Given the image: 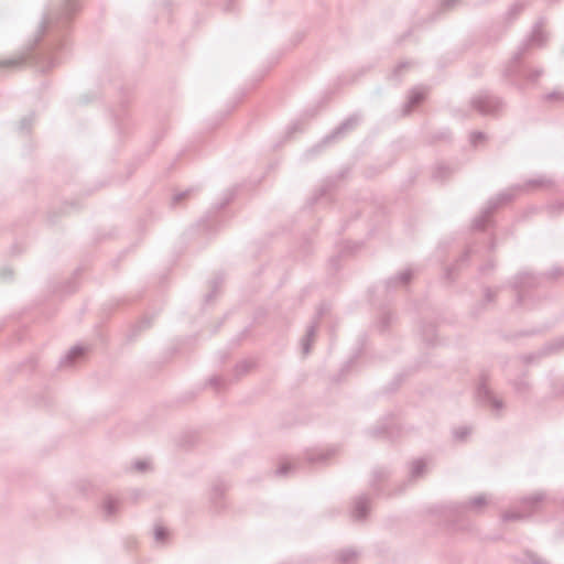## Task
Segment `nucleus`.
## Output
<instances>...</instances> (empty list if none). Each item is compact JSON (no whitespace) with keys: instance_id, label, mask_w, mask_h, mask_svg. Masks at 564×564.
Masks as SVG:
<instances>
[{"instance_id":"1","label":"nucleus","mask_w":564,"mask_h":564,"mask_svg":"<svg viewBox=\"0 0 564 564\" xmlns=\"http://www.w3.org/2000/svg\"><path fill=\"white\" fill-rule=\"evenodd\" d=\"M473 106L481 113H492L498 108L497 100L488 95L478 96L473 100Z\"/></svg>"},{"instance_id":"2","label":"nucleus","mask_w":564,"mask_h":564,"mask_svg":"<svg viewBox=\"0 0 564 564\" xmlns=\"http://www.w3.org/2000/svg\"><path fill=\"white\" fill-rule=\"evenodd\" d=\"M86 347L84 346H74L70 348L67 354L61 359L62 367H72L79 360H82L85 356Z\"/></svg>"},{"instance_id":"3","label":"nucleus","mask_w":564,"mask_h":564,"mask_svg":"<svg viewBox=\"0 0 564 564\" xmlns=\"http://www.w3.org/2000/svg\"><path fill=\"white\" fill-rule=\"evenodd\" d=\"M477 395L479 399H482L484 401L488 402L495 410L499 411L503 408L502 401L495 395L489 387L487 384L479 386L477 390Z\"/></svg>"},{"instance_id":"4","label":"nucleus","mask_w":564,"mask_h":564,"mask_svg":"<svg viewBox=\"0 0 564 564\" xmlns=\"http://www.w3.org/2000/svg\"><path fill=\"white\" fill-rule=\"evenodd\" d=\"M425 89L422 87H417L411 90L409 95V99L406 104L403 107V113L408 115L412 110V108L416 105H419L425 97Z\"/></svg>"},{"instance_id":"5","label":"nucleus","mask_w":564,"mask_h":564,"mask_svg":"<svg viewBox=\"0 0 564 564\" xmlns=\"http://www.w3.org/2000/svg\"><path fill=\"white\" fill-rule=\"evenodd\" d=\"M489 502L486 495H478L466 502L465 508L468 511L480 512Z\"/></svg>"},{"instance_id":"6","label":"nucleus","mask_w":564,"mask_h":564,"mask_svg":"<svg viewBox=\"0 0 564 564\" xmlns=\"http://www.w3.org/2000/svg\"><path fill=\"white\" fill-rule=\"evenodd\" d=\"M368 511V499L366 497H359L356 499L354 505L352 517L356 520L362 519Z\"/></svg>"},{"instance_id":"7","label":"nucleus","mask_w":564,"mask_h":564,"mask_svg":"<svg viewBox=\"0 0 564 564\" xmlns=\"http://www.w3.org/2000/svg\"><path fill=\"white\" fill-rule=\"evenodd\" d=\"M335 454V449H318L307 454V459L312 463H324Z\"/></svg>"},{"instance_id":"8","label":"nucleus","mask_w":564,"mask_h":564,"mask_svg":"<svg viewBox=\"0 0 564 564\" xmlns=\"http://www.w3.org/2000/svg\"><path fill=\"white\" fill-rule=\"evenodd\" d=\"M119 510V502L116 498L108 496L102 502V511L106 517L115 516Z\"/></svg>"},{"instance_id":"9","label":"nucleus","mask_w":564,"mask_h":564,"mask_svg":"<svg viewBox=\"0 0 564 564\" xmlns=\"http://www.w3.org/2000/svg\"><path fill=\"white\" fill-rule=\"evenodd\" d=\"M427 470V463L424 459L414 460L410 468V475L412 478H419L423 476Z\"/></svg>"},{"instance_id":"10","label":"nucleus","mask_w":564,"mask_h":564,"mask_svg":"<svg viewBox=\"0 0 564 564\" xmlns=\"http://www.w3.org/2000/svg\"><path fill=\"white\" fill-rule=\"evenodd\" d=\"M316 327L314 325L310 326L305 337L301 341L302 351L304 355H307L311 350V344L315 337Z\"/></svg>"},{"instance_id":"11","label":"nucleus","mask_w":564,"mask_h":564,"mask_svg":"<svg viewBox=\"0 0 564 564\" xmlns=\"http://www.w3.org/2000/svg\"><path fill=\"white\" fill-rule=\"evenodd\" d=\"M530 514L529 511L521 510V511H508L502 514L503 521H511V520H521L524 519Z\"/></svg>"},{"instance_id":"12","label":"nucleus","mask_w":564,"mask_h":564,"mask_svg":"<svg viewBox=\"0 0 564 564\" xmlns=\"http://www.w3.org/2000/svg\"><path fill=\"white\" fill-rule=\"evenodd\" d=\"M79 6L76 0H66L64 8H63V14L68 18L70 14L76 12L78 10Z\"/></svg>"},{"instance_id":"13","label":"nucleus","mask_w":564,"mask_h":564,"mask_svg":"<svg viewBox=\"0 0 564 564\" xmlns=\"http://www.w3.org/2000/svg\"><path fill=\"white\" fill-rule=\"evenodd\" d=\"M411 275H412L411 270H403L395 278L391 279L390 282L398 283V284H405V283H408V281H410Z\"/></svg>"},{"instance_id":"14","label":"nucleus","mask_w":564,"mask_h":564,"mask_svg":"<svg viewBox=\"0 0 564 564\" xmlns=\"http://www.w3.org/2000/svg\"><path fill=\"white\" fill-rule=\"evenodd\" d=\"M22 63H23V58L22 57H14V58H9V59L1 61L0 62V66L1 67H7V68H14V67L20 66Z\"/></svg>"},{"instance_id":"15","label":"nucleus","mask_w":564,"mask_h":564,"mask_svg":"<svg viewBox=\"0 0 564 564\" xmlns=\"http://www.w3.org/2000/svg\"><path fill=\"white\" fill-rule=\"evenodd\" d=\"M294 468V464L290 460L282 462L276 469V474L280 476H286L290 474V470Z\"/></svg>"},{"instance_id":"16","label":"nucleus","mask_w":564,"mask_h":564,"mask_svg":"<svg viewBox=\"0 0 564 564\" xmlns=\"http://www.w3.org/2000/svg\"><path fill=\"white\" fill-rule=\"evenodd\" d=\"M167 536V531L164 527L156 525L154 529V539L156 542H164Z\"/></svg>"},{"instance_id":"17","label":"nucleus","mask_w":564,"mask_h":564,"mask_svg":"<svg viewBox=\"0 0 564 564\" xmlns=\"http://www.w3.org/2000/svg\"><path fill=\"white\" fill-rule=\"evenodd\" d=\"M356 123V119H348L345 121L333 134L332 138L340 134L343 131L350 129Z\"/></svg>"},{"instance_id":"18","label":"nucleus","mask_w":564,"mask_h":564,"mask_svg":"<svg viewBox=\"0 0 564 564\" xmlns=\"http://www.w3.org/2000/svg\"><path fill=\"white\" fill-rule=\"evenodd\" d=\"M469 434H470V429L467 426L458 427L454 431V436L457 440H464Z\"/></svg>"},{"instance_id":"19","label":"nucleus","mask_w":564,"mask_h":564,"mask_svg":"<svg viewBox=\"0 0 564 564\" xmlns=\"http://www.w3.org/2000/svg\"><path fill=\"white\" fill-rule=\"evenodd\" d=\"M133 468L137 470V471H140V473H144L147 470L150 469V463L147 462V460H137L134 464H133Z\"/></svg>"},{"instance_id":"20","label":"nucleus","mask_w":564,"mask_h":564,"mask_svg":"<svg viewBox=\"0 0 564 564\" xmlns=\"http://www.w3.org/2000/svg\"><path fill=\"white\" fill-rule=\"evenodd\" d=\"M543 499L542 495H534L530 498H525L523 500V506H527V505H530V503H535V502H539Z\"/></svg>"},{"instance_id":"21","label":"nucleus","mask_w":564,"mask_h":564,"mask_svg":"<svg viewBox=\"0 0 564 564\" xmlns=\"http://www.w3.org/2000/svg\"><path fill=\"white\" fill-rule=\"evenodd\" d=\"M532 42L536 44H541L543 42L542 32L540 30H535L532 35Z\"/></svg>"},{"instance_id":"22","label":"nucleus","mask_w":564,"mask_h":564,"mask_svg":"<svg viewBox=\"0 0 564 564\" xmlns=\"http://www.w3.org/2000/svg\"><path fill=\"white\" fill-rule=\"evenodd\" d=\"M459 0H443L442 1V7L444 9H452L456 6V3H458Z\"/></svg>"},{"instance_id":"23","label":"nucleus","mask_w":564,"mask_h":564,"mask_svg":"<svg viewBox=\"0 0 564 564\" xmlns=\"http://www.w3.org/2000/svg\"><path fill=\"white\" fill-rule=\"evenodd\" d=\"M482 139H484V134L481 132H473L470 134V141L474 144H476L478 142V140H482Z\"/></svg>"},{"instance_id":"24","label":"nucleus","mask_w":564,"mask_h":564,"mask_svg":"<svg viewBox=\"0 0 564 564\" xmlns=\"http://www.w3.org/2000/svg\"><path fill=\"white\" fill-rule=\"evenodd\" d=\"M529 560L530 564H546L542 558L538 557L536 555H530Z\"/></svg>"},{"instance_id":"25","label":"nucleus","mask_w":564,"mask_h":564,"mask_svg":"<svg viewBox=\"0 0 564 564\" xmlns=\"http://www.w3.org/2000/svg\"><path fill=\"white\" fill-rule=\"evenodd\" d=\"M184 196H185V193L176 194V195L173 197L174 203L178 202V200H180V199H182Z\"/></svg>"},{"instance_id":"26","label":"nucleus","mask_w":564,"mask_h":564,"mask_svg":"<svg viewBox=\"0 0 564 564\" xmlns=\"http://www.w3.org/2000/svg\"><path fill=\"white\" fill-rule=\"evenodd\" d=\"M510 198H511V197H510L509 195H507V194H500V195H499V199H500L501 202L509 200Z\"/></svg>"},{"instance_id":"27","label":"nucleus","mask_w":564,"mask_h":564,"mask_svg":"<svg viewBox=\"0 0 564 564\" xmlns=\"http://www.w3.org/2000/svg\"><path fill=\"white\" fill-rule=\"evenodd\" d=\"M516 9H521V6H520V4H514V6L512 7V11H513V10H516Z\"/></svg>"},{"instance_id":"28","label":"nucleus","mask_w":564,"mask_h":564,"mask_svg":"<svg viewBox=\"0 0 564 564\" xmlns=\"http://www.w3.org/2000/svg\"><path fill=\"white\" fill-rule=\"evenodd\" d=\"M538 76H540V72L534 73V77H538Z\"/></svg>"}]
</instances>
